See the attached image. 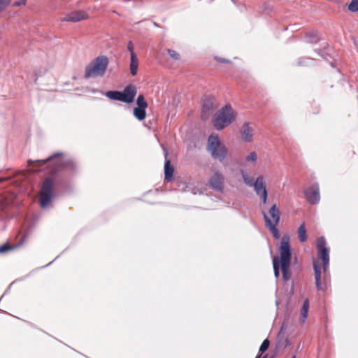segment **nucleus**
<instances>
[{
	"label": "nucleus",
	"instance_id": "nucleus-1",
	"mask_svg": "<svg viewBox=\"0 0 358 358\" xmlns=\"http://www.w3.org/2000/svg\"><path fill=\"white\" fill-rule=\"evenodd\" d=\"M317 257L321 261H313V268L315 272V284L317 289L324 290L326 289L327 282L329 278L327 269L329 264V252L326 247V241L324 237L317 240Z\"/></svg>",
	"mask_w": 358,
	"mask_h": 358
},
{
	"label": "nucleus",
	"instance_id": "nucleus-2",
	"mask_svg": "<svg viewBox=\"0 0 358 358\" xmlns=\"http://www.w3.org/2000/svg\"><path fill=\"white\" fill-rule=\"evenodd\" d=\"M55 180L52 177H47L43 182L39 192V204L41 208L49 206L55 195Z\"/></svg>",
	"mask_w": 358,
	"mask_h": 358
},
{
	"label": "nucleus",
	"instance_id": "nucleus-3",
	"mask_svg": "<svg viewBox=\"0 0 358 358\" xmlns=\"http://www.w3.org/2000/svg\"><path fill=\"white\" fill-rule=\"evenodd\" d=\"M289 236L284 235L280 246V266L283 278L287 280L289 278V268L291 261V251L289 245Z\"/></svg>",
	"mask_w": 358,
	"mask_h": 358
},
{
	"label": "nucleus",
	"instance_id": "nucleus-4",
	"mask_svg": "<svg viewBox=\"0 0 358 358\" xmlns=\"http://www.w3.org/2000/svg\"><path fill=\"white\" fill-rule=\"evenodd\" d=\"M109 61L106 56H99L95 58L85 68V78H94L103 76L106 71Z\"/></svg>",
	"mask_w": 358,
	"mask_h": 358
},
{
	"label": "nucleus",
	"instance_id": "nucleus-5",
	"mask_svg": "<svg viewBox=\"0 0 358 358\" xmlns=\"http://www.w3.org/2000/svg\"><path fill=\"white\" fill-rule=\"evenodd\" d=\"M236 115L231 106L227 105L219 110L213 117V125L218 130L223 129L235 120Z\"/></svg>",
	"mask_w": 358,
	"mask_h": 358
},
{
	"label": "nucleus",
	"instance_id": "nucleus-6",
	"mask_svg": "<svg viewBox=\"0 0 358 358\" xmlns=\"http://www.w3.org/2000/svg\"><path fill=\"white\" fill-rule=\"evenodd\" d=\"M207 150L210 153L213 158L217 159L221 162L224 161L228 153L227 148L216 134L209 136Z\"/></svg>",
	"mask_w": 358,
	"mask_h": 358
},
{
	"label": "nucleus",
	"instance_id": "nucleus-7",
	"mask_svg": "<svg viewBox=\"0 0 358 358\" xmlns=\"http://www.w3.org/2000/svg\"><path fill=\"white\" fill-rule=\"evenodd\" d=\"M61 157L62 153H55L45 159L36 161L29 160L28 164L32 166L33 171H41L42 167L47 163L52 162L54 160V167L50 170V173H55L63 166V160Z\"/></svg>",
	"mask_w": 358,
	"mask_h": 358
},
{
	"label": "nucleus",
	"instance_id": "nucleus-8",
	"mask_svg": "<svg viewBox=\"0 0 358 358\" xmlns=\"http://www.w3.org/2000/svg\"><path fill=\"white\" fill-rule=\"evenodd\" d=\"M252 186L256 194L261 197L263 203L265 204L267 201L268 192L264 177L262 176L257 177Z\"/></svg>",
	"mask_w": 358,
	"mask_h": 358
},
{
	"label": "nucleus",
	"instance_id": "nucleus-9",
	"mask_svg": "<svg viewBox=\"0 0 358 358\" xmlns=\"http://www.w3.org/2000/svg\"><path fill=\"white\" fill-rule=\"evenodd\" d=\"M305 194L308 203L312 204L317 203L320 199V189L318 185H313L306 190Z\"/></svg>",
	"mask_w": 358,
	"mask_h": 358
},
{
	"label": "nucleus",
	"instance_id": "nucleus-10",
	"mask_svg": "<svg viewBox=\"0 0 358 358\" xmlns=\"http://www.w3.org/2000/svg\"><path fill=\"white\" fill-rule=\"evenodd\" d=\"M15 199V194L12 192H4L0 194V208L1 210H6L13 203Z\"/></svg>",
	"mask_w": 358,
	"mask_h": 358
},
{
	"label": "nucleus",
	"instance_id": "nucleus-11",
	"mask_svg": "<svg viewBox=\"0 0 358 358\" xmlns=\"http://www.w3.org/2000/svg\"><path fill=\"white\" fill-rule=\"evenodd\" d=\"M224 178L223 175L221 173L217 171L210 178L208 183L210 186L213 189L222 191L224 187Z\"/></svg>",
	"mask_w": 358,
	"mask_h": 358
},
{
	"label": "nucleus",
	"instance_id": "nucleus-12",
	"mask_svg": "<svg viewBox=\"0 0 358 358\" xmlns=\"http://www.w3.org/2000/svg\"><path fill=\"white\" fill-rule=\"evenodd\" d=\"M136 94V89L135 86L129 85L122 92V101L130 103L133 102Z\"/></svg>",
	"mask_w": 358,
	"mask_h": 358
},
{
	"label": "nucleus",
	"instance_id": "nucleus-13",
	"mask_svg": "<svg viewBox=\"0 0 358 358\" xmlns=\"http://www.w3.org/2000/svg\"><path fill=\"white\" fill-rule=\"evenodd\" d=\"M88 18V14L83 10H76L67 14L64 20L66 22H78Z\"/></svg>",
	"mask_w": 358,
	"mask_h": 358
},
{
	"label": "nucleus",
	"instance_id": "nucleus-14",
	"mask_svg": "<svg viewBox=\"0 0 358 358\" xmlns=\"http://www.w3.org/2000/svg\"><path fill=\"white\" fill-rule=\"evenodd\" d=\"M241 138L243 141L250 142L252 140L253 129L248 122H245L240 131Z\"/></svg>",
	"mask_w": 358,
	"mask_h": 358
},
{
	"label": "nucleus",
	"instance_id": "nucleus-15",
	"mask_svg": "<svg viewBox=\"0 0 358 358\" xmlns=\"http://www.w3.org/2000/svg\"><path fill=\"white\" fill-rule=\"evenodd\" d=\"M167 152L165 155V164H164V178L167 181H171L174 173V167L171 165L170 160L167 158Z\"/></svg>",
	"mask_w": 358,
	"mask_h": 358
},
{
	"label": "nucleus",
	"instance_id": "nucleus-16",
	"mask_svg": "<svg viewBox=\"0 0 358 358\" xmlns=\"http://www.w3.org/2000/svg\"><path fill=\"white\" fill-rule=\"evenodd\" d=\"M268 215L271 217V223L278 224L281 213L275 204L273 205L268 210Z\"/></svg>",
	"mask_w": 358,
	"mask_h": 358
},
{
	"label": "nucleus",
	"instance_id": "nucleus-17",
	"mask_svg": "<svg viewBox=\"0 0 358 358\" xmlns=\"http://www.w3.org/2000/svg\"><path fill=\"white\" fill-rule=\"evenodd\" d=\"M263 215H264V220H265V223H266V227L272 233V234L273 235L274 238H279L280 234H279L278 229H277L278 224H271V219L269 218V217L264 212L263 213Z\"/></svg>",
	"mask_w": 358,
	"mask_h": 358
},
{
	"label": "nucleus",
	"instance_id": "nucleus-18",
	"mask_svg": "<svg viewBox=\"0 0 358 358\" xmlns=\"http://www.w3.org/2000/svg\"><path fill=\"white\" fill-rule=\"evenodd\" d=\"M308 309H309V300L306 299L301 309V313H300V320L301 323H304L307 319L308 313Z\"/></svg>",
	"mask_w": 358,
	"mask_h": 358
},
{
	"label": "nucleus",
	"instance_id": "nucleus-19",
	"mask_svg": "<svg viewBox=\"0 0 358 358\" xmlns=\"http://www.w3.org/2000/svg\"><path fill=\"white\" fill-rule=\"evenodd\" d=\"M138 67V59L137 58L136 55H133L132 57H131V62L129 64V69L131 74L134 76L137 73Z\"/></svg>",
	"mask_w": 358,
	"mask_h": 358
},
{
	"label": "nucleus",
	"instance_id": "nucleus-20",
	"mask_svg": "<svg viewBox=\"0 0 358 358\" xmlns=\"http://www.w3.org/2000/svg\"><path fill=\"white\" fill-rule=\"evenodd\" d=\"M297 233L299 235V241L301 243H304L308 240V236L306 234V229L305 227V223L303 222L299 227L298 228Z\"/></svg>",
	"mask_w": 358,
	"mask_h": 358
},
{
	"label": "nucleus",
	"instance_id": "nucleus-21",
	"mask_svg": "<svg viewBox=\"0 0 358 358\" xmlns=\"http://www.w3.org/2000/svg\"><path fill=\"white\" fill-rule=\"evenodd\" d=\"M145 108L136 107L134 109V115L138 120L141 121L145 120L146 117Z\"/></svg>",
	"mask_w": 358,
	"mask_h": 358
},
{
	"label": "nucleus",
	"instance_id": "nucleus-22",
	"mask_svg": "<svg viewBox=\"0 0 358 358\" xmlns=\"http://www.w3.org/2000/svg\"><path fill=\"white\" fill-rule=\"evenodd\" d=\"M106 96L113 100H117L122 101V92L119 91H108L106 94Z\"/></svg>",
	"mask_w": 358,
	"mask_h": 358
},
{
	"label": "nucleus",
	"instance_id": "nucleus-23",
	"mask_svg": "<svg viewBox=\"0 0 358 358\" xmlns=\"http://www.w3.org/2000/svg\"><path fill=\"white\" fill-rule=\"evenodd\" d=\"M21 244H22V243H20V244H18L17 245H11L8 243H5L0 246V253H5L7 252L11 251V250L17 248Z\"/></svg>",
	"mask_w": 358,
	"mask_h": 358
},
{
	"label": "nucleus",
	"instance_id": "nucleus-24",
	"mask_svg": "<svg viewBox=\"0 0 358 358\" xmlns=\"http://www.w3.org/2000/svg\"><path fill=\"white\" fill-rule=\"evenodd\" d=\"M136 104L137 106L141 108H147L148 107V103L145 99V97L143 94L138 95L137 100H136Z\"/></svg>",
	"mask_w": 358,
	"mask_h": 358
},
{
	"label": "nucleus",
	"instance_id": "nucleus-25",
	"mask_svg": "<svg viewBox=\"0 0 358 358\" xmlns=\"http://www.w3.org/2000/svg\"><path fill=\"white\" fill-rule=\"evenodd\" d=\"M242 176H243V179L244 180V182L248 185V186H252L253 184L255 183L254 181H253V179L252 178H251L250 176H249L246 173H245L244 171H242Z\"/></svg>",
	"mask_w": 358,
	"mask_h": 358
},
{
	"label": "nucleus",
	"instance_id": "nucleus-26",
	"mask_svg": "<svg viewBox=\"0 0 358 358\" xmlns=\"http://www.w3.org/2000/svg\"><path fill=\"white\" fill-rule=\"evenodd\" d=\"M167 52L169 57L173 60H179L180 58V54L174 50L167 49Z\"/></svg>",
	"mask_w": 358,
	"mask_h": 358
},
{
	"label": "nucleus",
	"instance_id": "nucleus-27",
	"mask_svg": "<svg viewBox=\"0 0 358 358\" xmlns=\"http://www.w3.org/2000/svg\"><path fill=\"white\" fill-rule=\"evenodd\" d=\"M280 263V261L279 262L278 257H274L273 259V270L274 273L276 277H278L279 275V264Z\"/></svg>",
	"mask_w": 358,
	"mask_h": 358
},
{
	"label": "nucleus",
	"instance_id": "nucleus-28",
	"mask_svg": "<svg viewBox=\"0 0 358 358\" xmlns=\"http://www.w3.org/2000/svg\"><path fill=\"white\" fill-rule=\"evenodd\" d=\"M257 159V155L255 152H250L247 157H246V161L248 162H252L253 164H255Z\"/></svg>",
	"mask_w": 358,
	"mask_h": 358
},
{
	"label": "nucleus",
	"instance_id": "nucleus-29",
	"mask_svg": "<svg viewBox=\"0 0 358 358\" xmlns=\"http://www.w3.org/2000/svg\"><path fill=\"white\" fill-rule=\"evenodd\" d=\"M348 9L352 12L358 11V0H352L351 3L348 5Z\"/></svg>",
	"mask_w": 358,
	"mask_h": 358
},
{
	"label": "nucleus",
	"instance_id": "nucleus-30",
	"mask_svg": "<svg viewBox=\"0 0 358 358\" xmlns=\"http://www.w3.org/2000/svg\"><path fill=\"white\" fill-rule=\"evenodd\" d=\"M269 344H270V342L268 339H265L262 345H260V348H259V352H261L262 353L264 352L265 351H266L269 347Z\"/></svg>",
	"mask_w": 358,
	"mask_h": 358
},
{
	"label": "nucleus",
	"instance_id": "nucleus-31",
	"mask_svg": "<svg viewBox=\"0 0 358 358\" xmlns=\"http://www.w3.org/2000/svg\"><path fill=\"white\" fill-rule=\"evenodd\" d=\"M11 2V0H0V13L2 12Z\"/></svg>",
	"mask_w": 358,
	"mask_h": 358
},
{
	"label": "nucleus",
	"instance_id": "nucleus-32",
	"mask_svg": "<svg viewBox=\"0 0 358 358\" xmlns=\"http://www.w3.org/2000/svg\"><path fill=\"white\" fill-rule=\"evenodd\" d=\"M127 49L130 52L131 57H132L133 55H136L134 52V46L132 41H129L127 44Z\"/></svg>",
	"mask_w": 358,
	"mask_h": 358
},
{
	"label": "nucleus",
	"instance_id": "nucleus-33",
	"mask_svg": "<svg viewBox=\"0 0 358 358\" xmlns=\"http://www.w3.org/2000/svg\"><path fill=\"white\" fill-rule=\"evenodd\" d=\"M217 61L220 62H222V63H227L229 62L228 60L225 59H217Z\"/></svg>",
	"mask_w": 358,
	"mask_h": 358
},
{
	"label": "nucleus",
	"instance_id": "nucleus-34",
	"mask_svg": "<svg viewBox=\"0 0 358 358\" xmlns=\"http://www.w3.org/2000/svg\"><path fill=\"white\" fill-rule=\"evenodd\" d=\"M21 5H23L21 1H16L14 3V6H20Z\"/></svg>",
	"mask_w": 358,
	"mask_h": 358
},
{
	"label": "nucleus",
	"instance_id": "nucleus-35",
	"mask_svg": "<svg viewBox=\"0 0 358 358\" xmlns=\"http://www.w3.org/2000/svg\"><path fill=\"white\" fill-rule=\"evenodd\" d=\"M10 178H0V182L8 180Z\"/></svg>",
	"mask_w": 358,
	"mask_h": 358
},
{
	"label": "nucleus",
	"instance_id": "nucleus-36",
	"mask_svg": "<svg viewBox=\"0 0 358 358\" xmlns=\"http://www.w3.org/2000/svg\"><path fill=\"white\" fill-rule=\"evenodd\" d=\"M20 1L22 2V3L23 5H25V3H26V0H20Z\"/></svg>",
	"mask_w": 358,
	"mask_h": 358
},
{
	"label": "nucleus",
	"instance_id": "nucleus-37",
	"mask_svg": "<svg viewBox=\"0 0 358 358\" xmlns=\"http://www.w3.org/2000/svg\"><path fill=\"white\" fill-rule=\"evenodd\" d=\"M206 107L207 110H210V106L207 107V106L205 105V106H203V110L205 109V108H206Z\"/></svg>",
	"mask_w": 358,
	"mask_h": 358
},
{
	"label": "nucleus",
	"instance_id": "nucleus-38",
	"mask_svg": "<svg viewBox=\"0 0 358 358\" xmlns=\"http://www.w3.org/2000/svg\"><path fill=\"white\" fill-rule=\"evenodd\" d=\"M154 25H155V27H159V25H158V24H157V22H154Z\"/></svg>",
	"mask_w": 358,
	"mask_h": 358
},
{
	"label": "nucleus",
	"instance_id": "nucleus-39",
	"mask_svg": "<svg viewBox=\"0 0 358 358\" xmlns=\"http://www.w3.org/2000/svg\"><path fill=\"white\" fill-rule=\"evenodd\" d=\"M292 358H296V356H293V357H292Z\"/></svg>",
	"mask_w": 358,
	"mask_h": 358
},
{
	"label": "nucleus",
	"instance_id": "nucleus-40",
	"mask_svg": "<svg viewBox=\"0 0 358 358\" xmlns=\"http://www.w3.org/2000/svg\"><path fill=\"white\" fill-rule=\"evenodd\" d=\"M257 358H258V357H257Z\"/></svg>",
	"mask_w": 358,
	"mask_h": 358
}]
</instances>
